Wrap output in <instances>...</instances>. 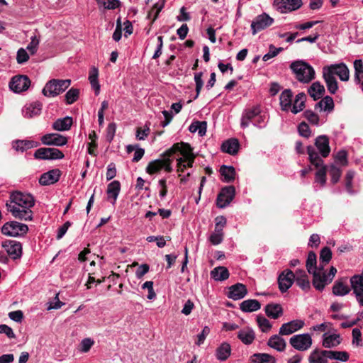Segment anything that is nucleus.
Wrapping results in <instances>:
<instances>
[{
    "label": "nucleus",
    "mask_w": 363,
    "mask_h": 363,
    "mask_svg": "<svg viewBox=\"0 0 363 363\" xmlns=\"http://www.w3.org/2000/svg\"><path fill=\"white\" fill-rule=\"evenodd\" d=\"M220 173L223 177L225 182H232L235 178V169L233 166L222 165L220 168Z\"/></svg>",
    "instance_id": "obj_36"
},
{
    "label": "nucleus",
    "mask_w": 363,
    "mask_h": 363,
    "mask_svg": "<svg viewBox=\"0 0 363 363\" xmlns=\"http://www.w3.org/2000/svg\"><path fill=\"white\" fill-rule=\"evenodd\" d=\"M298 130L301 136L305 137L306 138H309L311 135V129L308 125L304 121L301 122L298 125Z\"/></svg>",
    "instance_id": "obj_60"
},
{
    "label": "nucleus",
    "mask_w": 363,
    "mask_h": 363,
    "mask_svg": "<svg viewBox=\"0 0 363 363\" xmlns=\"http://www.w3.org/2000/svg\"><path fill=\"white\" fill-rule=\"evenodd\" d=\"M247 289L245 285L237 283L229 287L228 297L233 300H239L245 296Z\"/></svg>",
    "instance_id": "obj_21"
},
{
    "label": "nucleus",
    "mask_w": 363,
    "mask_h": 363,
    "mask_svg": "<svg viewBox=\"0 0 363 363\" xmlns=\"http://www.w3.org/2000/svg\"><path fill=\"white\" fill-rule=\"evenodd\" d=\"M274 23V18H271L267 13H263L258 15L255 21L252 22L251 29L252 35L266 29Z\"/></svg>",
    "instance_id": "obj_11"
},
{
    "label": "nucleus",
    "mask_w": 363,
    "mask_h": 363,
    "mask_svg": "<svg viewBox=\"0 0 363 363\" xmlns=\"http://www.w3.org/2000/svg\"><path fill=\"white\" fill-rule=\"evenodd\" d=\"M67 138L58 133H48L42 136L41 142L45 145L63 146L67 143Z\"/></svg>",
    "instance_id": "obj_16"
},
{
    "label": "nucleus",
    "mask_w": 363,
    "mask_h": 363,
    "mask_svg": "<svg viewBox=\"0 0 363 363\" xmlns=\"http://www.w3.org/2000/svg\"><path fill=\"white\" fill-rule=\"evenodd\" d=\"M323 70L328 73L331 72L332 76L337 75L341 81L347 82L349 80L350 70L343 62L324 67Z\"/></svg>",
    "instance_id": "obj_9"
},
{
    "label": "nucleus",
    "mask_w": 363,
    "mask_h": 363,
    "mask_svg": "<svg viewBox=\"0 0 363 363\" xmlns=\"http://www.w3.org/2000/svg\"><path fill=\"white\" fill-rule=\"evenodd\" d=\"M9 203L15 205L18 208H30L35 205L34 197L30 194L21 191H13L10 194Z\"/></svg>",
    "instance_id": "obj_4"
},
{
    "label": "nucleus",
    "mask_w": 363,
    "mask_h": 363,
    "mask_svg": "<svg viewBox=\"0 0 363 363\" xmlns=\"http://www.w3.org/2000/svg\"><path fill=\"white\" fill-rule=\"evenodd\" d=\"M163 157L164 165L162 166V169H164L167 172H172V163L174 158H177V155L174 156H165L164 152L161 155Z\"/></svg>",
    "instance_id": "obj_55"
},
{
    "label": "nucleus",
    "mask_w": 363,
    "mask_h": 363,
    "mask_svg": "<svg viewBox=\"0 0 363 363\" xmlns=\"http://www.w3.org/2000/svg\"><path fill=\"white\" fill-rule=\"evenodd\" d=\"M61 174L62 172L59 169H51L40 176L39 183L42 186L53 184L59 181Z\"/></svg>",
    "instance_id": "obj_17"
},
{
    "label": "nucleus",
    "mask_w": 363,
    "mask_h": 363,
    "mask_svg": "<svg viewBox=\"0 0 363 363\" xmlns=\"http://www.w3.org/2000/svg\"><path fill=\"white\" fill-rule=\"evenodd\" d=\"M289 343L294 349L305 351L311 347L312 339L308 333L296 335L290 338Z\"/></svg>",
    "instance_id": "obj_8"
},
{
    "label": "nucleus",
    "mask_w": 363,
    "mask_h": 363,
    "mask_svg": "<svg viewBox=\"0 0 363 363\" xmlns=\"http://www.w3.org/2000/svg\"><path fill=\"white\" fill-rule=\"evenodd\" d=\"M259 113L258 108L255 107L252 109L247 110L241 119V126L246 128L249 125L250 121H252Z\"/></svg>",
    "instance_id": "obj_41"
},
{
    "label": "nucleus",
    "mask_w": 363,
    "mask_h": 363,
    "mask_svg": "<svg viewBox=\"0 0 363 363\" xmlns=\"http://www.w3.org/2000/svg\"><path fill=\"white\" fill-rule=\"evenodd\" d=\"M328 167L324 166L320 168L315 173V182L320 183L321 186H324L326 183V174Z\"/></svg>",
    "instance_id": "obj_51"
},
{
    "label": "nucleus",
    "mask_w": 363,
    "mask_h": 363,
    "mask_svg": "<svg viewBox=\"0 0 363 363\" xmlns=\"http://www.w3.org/2000/svg\"><path fill=\"white\" fill-rule=\"evenodd\" d=\"M295 274L291 269H285L278 277L277 282L281 293L286 292L294 282Z\"/></svg>",
    "instance_id": "obj_13"
},
{
    "label": "nucleus",
    "mask_w": 363,
    "mask_h": 363,
    "mask_svg": "<svg viewBox=\"0 0 363 363\" xmlns=\"http://www.w3.org/2000/svg\"><path fill=\"white\" fill-rule=\"evenodd\" d=\"M223 238V232L214 231V233L211 235L209 240L213 245H216L220 244L222 242Z\"/></svg>",
    "instance_id": "obj_64"
},
{
    "label": "nucleus",
    "mask_w": 363,
    "mask_h": 363,
    "mask_svg": "<svg viewBox=\"0 0 363 363\" xmlns=\"http://www.w3.org/2000/svg\"><path fill=\"white\" fill-rule=\"evenodd\" d=\"M308 92L319 94V95H324L325 92V87L319 82H313L311 86L308 89Z\"/></svg>",
    "instance_id": "obj_56"
},
{
    "label": "nucleus",
    "mask_w": 363,
    "mask_h": 363,
    "mask_svg": "<svg viewBox=\"0 0 363 363\" xmlns=\"http://www.w3.org/2000/svg\"><path fill=\"white\" fill-rule=\"evenodd\" d=\"M324 111H332L334 109V101L331 96H326L322 99Z\"/></svg>",
    "instance_id": "obj_61"
},
{
    "label": "nucleus",
    "mask_w": 363,
    "mask_h": 363,
    "mask_svg": "<svg viewBox=\"0 0 363 363\" xmlns=\"http://www.w3.org/2000/svg\"><path fill=\"white\" fill-rule=\"evenodd\" d=\"M303 4L302 0H274V6L282 13L298 9Z\"/></svg>",
    "instance_id": "obj_12"
},
{
    "label": "nucleus",
    "mask_w": 363,
    "mask_h": 363,
    "mask_svg": "<svg viewBox=\"0 0 363 363\" xmlns=\"http://www.w3.org/2000/svg\"><path fill=\"white\" fill-rule=\"evenodd\" d=\"M323 355L326 356L328 359L342 362H347L350 357L348 352L345 351L323 350Z\"/></svg>",
    "instance_id": "obj_34"
},
{
    "label": "nucleus",
    "mask_w": 363,
    "mask_h": 363,
    "mask_svg": "<svg viewBox=\"0 0 363 363\" xmlns=\"http://www.w3.org/2000/svg\"><path fill=\"white\" fill-rule=\"evenodd\" d=\"M30 85V80L26 75H16L9 82V88L15 93L26 91Z\"/></svg>",
    "instance_id": "obj_10"
},
{
    "label": "nucleus",
    "mask_w": 363,
    "mask_h": 363,
    "mask_svg": "<svg viewBox=\"0 0 363 363\" xmlns=\"http://www.w3.org/2000/svg\"><path fill=\"white\" fill-rule=\"evenodd\" d=\"M332 258V252L328 247H324L320 253V259L323 264H326L329 263Z\"/></svg>",
    "instance_id": "obj_53"
},
{
    "label": "nucleus",
    "mask_w": 363,
    "mask_h": 363,
    "mask_svg": "<svg viewBox=\"0 0 363 363\" xmlns=\"http://www.w3.org/2000/svg\"><path fill=\"white\" fill-rule=\"evenodd\" d=\"M72 123V118L66 116L56 120L52 124V128L57 131H66L71 128Z\"/></svg>",
    "instance_id": "obj_27"
},
{
    "label": "nucleus",
    "mask_w": 363,
    "mask_h": 363,
    "mask_svg": "<svg viewBox=\"0 0 363 363\" xmlns=\"http://www.w3.org/2000/svg\"><path fill=\"white\" fill-rule=\"evenodd\" d=\"M341 342L340 335L333 334L328 335L327 333L323 335V346L325 348H332L337 346Z\"/></svg>",
    "instance_id": "obj_35"
},
{
    "label": "nucleus",
    "mask_w": 363,
    "mask_h": 363,
    "mask_svg": "<svg viewBox=\"0 0 363 363\" xmlns=\"http://www.w3.org/2000/svg\"><path fill=\"white\" fill-rule=\"evenodd\" d=\"M70 84L69 79H51L45 84L42 92L45 96H56L65 91Z\"/></svg>",
    "instance_id": "obj_3"
},
{
    "label": "nucleus",
    "mask_w": 363,
    "mask_h": 363,
    "mask_svg": "<svg viewBox=\"0 0 363 363\" xmlns=\"http://www.w3.org/2000/svg\"><path fill=\"white\" fill-rule=\"evenodd\" d=\"M257 324L263 333H267L272 327V324L265 317L259 315L257 316Z\"/></svg>",
    "instance_id": "obj_47"
},
{
    "label": "nucleus",
    "mask_w": 363,
    "mask_h": 363,
    "mask_svg": "<svg viewBox=\"0 0 363 363\" xmlns=\"http://www.w3.org/2000/svg\"><path fill=\"white\" fill-rule=\"evenodd\" d=\"M323 351L318 349L313 350L309 357L308 361L310 363H328V357L323 355Z\"/></svg>",
    "instance_id": "obj_43"
},
{
    "label": "nucleus",
    "mask_w": 363,
    "mask_h": 363,
    "mask_svg": "<svg viewBox=\"0 0 363 363\" xmlns=\"http://www.w3.org/2000/svg\"><path fill=\"white\" fill-rule=\"evenodd\" d=\"M283 50H284L283 48H276L273 45H270L269 52L263 56V57H262L263 61L266 62V61L269 60V59L276 57Z\"/></svg>",
    "instance_id": "obj_58"
},
{
    "label": "nucleus",
    "mask_w": 363,
    "mask_h": 363,
    "mask_svg": "<svg viewBox=\"0 0 363 363\" xmlns=\"http://www.w3.org/2000/svg\"><path fill=\"white\" fill-rule=\"evenodd\" d=\"M164 4H165V0H160L158 2H157L156 4H154V6H153L152 9H151V11H149V13L147 14V17L150 18L152 11L155 10V13L154 14V17H153V18H152V20L151 21L152 24L158 18L159 13L162 11V9L164 8Z\"/></svg>",
    "instance_id": "obj_48"
},
{
    "label": "nucleus",
    "mask_w": 363,
    "mask_h": 363,
    "mask_svg": "<svg viewBox=\"0 0 363 363\" xmlns=\"http://www.w3.org/2000/svg\"><path fill=\"white\" fill-rule=\"evenodd\" d=\"M231 353V347L228 342H223L216 350V356L220 361H225Z\"/></svg>",
    "instance_id": "obj_37"
},
{
    "label": "nucleus",
    "mask_w": 363,
    "mask_h": 363,
    "mask_svg": "<svg viewBox=\"0 0 363 363\" xmlns=\"http://www.w3.org/2000/svg\"><path fill=\"white\" fill-rule=\"evenodd\" d=\"M347 277H342L336 280L333 286V294L335 296H343L348 294L351 289L347 284Z\"/></svg>",
    "instance_id": "obj_22"
},
{
    "label": "nucleus",
    "mask_w": 363,
    "mask_h": 363,
    "mask_svg": "<svg viewBox=\"0 0 363 363\" xmlns=\"http://www.w3.org/2000/svg\"><path fill=\"white\" fill-rule=\"evenodd\" d=\"M293 93L291 89L284 90L280 96V106L282 111H288L291 107Z\"/></svg>",
    "instance_id": "obj_28"
},
{
    "label": "nucleus",
    "mask_w": 363,
    "mask_h": 363,
    "mask_svg": "<svg viewBox=\"0 0 363 363\" xmlns=\"http://www.w3.org/2000/svg\"><path fill=\"white\" fill-rule=\"evenodd\" d=\"M238 337L242 343L250 345L254 341L255 335L252 329L246 328L238 332Z\"/></svg>",
    "instance_id": "obj_38"
},
{
    "label": "nucleus",
    "mask_w": 363,
    "mask_h": 363,
    "mask_svg": "<svg viewBox=\"0 0 363 363\" xmlns=\"http://www.w3.org/2000/svg\"><path fill=\"white\" fill-rule=\"evenodd\" d=\"M1 233L11 237H19L26 235L28 231L27 225L17 221H9L1 227Z\"/></svg>",
    "instance_id": "obj_5"
},
{
    "label": "nucleus",
    "mask_w": 363,
    "mask_h": 363,
    "mask_svg": "<svg viewBox=\"0 0 363 363\" xmlns=\"http://www.w3.org/2000/svg\"><path fill=\"white\" fill-rule=\"evenodd\" d=\"M235 196L234 186H228L221 189L217 196L216 205L220 208H223L230 203Z\"/></svg>",
    "instance_id": "obj_7"
},
{
    "label": "nucleus",
    "mask_w": 363,
    "mask_h": 363,
    "mask_svg": "<svg viewBox=\"0 0 363 363\" xmlns=\"http://www.w3.org/2000/svg\"><path fill=\"white\" fill-rule=\"evenodd\" d=\"M252 357L255 363H276L275 358L267 353H256Z\"/></svg>",
    "instance_id": "obj_42"
},
{
    "label": "nucleus",
    "mask_w": 363,
    "mask_h": 363,
    "mask_svg": "<svg viewBox=\"0 0 363 363\" xmlns=\"http://www.w3.org/2000/svg\"><path fill=\"white\" fill-rule=\"evenodd\" d=\"M99 72L95 67H91L89 72V80L92 88L95 90V94L97 95L100 91V85L98 82Z\"/></svg>",
    "instance_id": "obj_44"
},
{
    "label": "nucleus",
    "mask_w": 363,
    "mask_h": 363,
    "mask_svg": "<svg viewBox=\"0 0 363 363\" xmlns=\"http://www.w3.org/2000/svg\"><path fill=\"white\" fill-rule=\"evenodd\" d=\"M240 143L238 139L230 138L224 141L221 145V150L231 155H235L238 152Z\"/></svg>",
    "instance_id": "obj_23"
},
{
    "label": "nucleus",
    "mask_w": 363,
    "mask_h": 363,
    "mask_svg": "<svg viewBox=\"0 0 363 363\" xmlns=\"http://www.w3.org/2000/svg\"><path fill=\"white\" fill-rule=\"evenodd\" d=\"M306 267L308 273H311L313 270H317V257L314 252L311 251L308 254Z\"/></svg>",
    "instance_id": "obj_45"
},
{
    "label": "nucleus",
    "mask_w": 363,
    "mask_h": 363,
    "mask_svg": "<svg viewBox=\"0 0 363 363\" xmlns=\"http://www.w3.org/2000/svg\"><path fill=\"white\" fill-rule=\"evenodd\" d=\"M315 145L323 157H327L330 153L329 138L325 135L318 136L315 140Z\"/></svg>",
    "instance_id": "obj_19"
},
{
    "label": "nucleus",
    "mask_w": 363,
    "mask_h": 363,
    "mask_svg": "<svg viewBox=\"0 0 363 363\" xmlns=\"http://www.w3.org/2000/svg\"><path fill=\"white\" fill-rule=\"evenodd\" d=\"M42 109V104L39 101L30 104L25 110L23 111L25 118H31L40 115Z\"/></svg>",
    "instance_id": "obj_32"
},
{
    "label": "nucleus",
    "mask_w": 363,
    "mask_h": 363,
    "mask_svg": "<svg viewBox=\"0 0 363 363\" xmlns=\"http://www.w3.org/2000/svg\"><path fill=\"white\" fill-rule=\"evenodd\" d=\"M290 68L296 74L297 80L301 82L308 83L315 78L313 68L304 61H294L290 65Z\"/></svg>",
    "instance_id": "obj_2"
},
{
    "label": "nucleus",
    "mask_w": 363,
    "mask_h": 363,
    "mask_svg": "<svg viewBox=\"0 0 363 363\" xmlns=\"http://www.w3.org/2000/svg\"><path fill=\"white\" fill-rule=\"evenodd\" d=\"M6 207L7 211L11 212L12 216L17 219L26 221L33 220V211L30 208L21 209L15 205L9 203V201L6 202Z\"/></svg>",
    "instance_id": "obj_14"
},
{
    "label": "nucleus",
    "mask_w": 363,
    "mask_h": 363,
    "mask_svg": "<svg viewBox=\"0 0 363 363\" xmlns=\"http://www.w3.org/2000/svg\"><path fill=\"white\" fill-rule=\"evenodd\" d=\"M64 153L57 148L40 147L35 150L34 157L38 160H54L64 158Z\"/></svg>",
    "instance_id": "obj_6"
},
{
    "label": "nucleus",
    "mask_w": 363,
    "mask_h": 363,
    "mask_svg": "<svg viewBox=\"0 0 363 363\" xmlns=\"http://www.w3.org/2000/svg\"><path fill=\"white\" fill-rule=\"evenodd\" d=\"M39 143L34 140H18L13 143V147L17 151L24 152L28 149L36 147Z\"/></svg>",
    "instance_id": "obj_29"
},
{
    "label": "nucleus",
    "mask_w": 363,
    "mask_h": 363,
    "mask_svg": "<svg viewBox=\"0 0 363 363\" xmlns=\"http://www.w3.org/2000/svg\"><path fill=\"white\" fill-rule=\"evenodd\" d=\"M278 335H274L268 340L267 345L279 352H283L286 347V342L284 338Z\"/></svg>",
    "instance_id": "obj_24"
},
{
    "label": "nucleus",
    "mask_w": 363,
    "mask_h": 363,
    "mask_svg": "<svg viewBox=\"0 0 363 363\" xmlns=\"http://www.w3.org/2000/svg\"><path fill=\"white\" fill-rule=\"evenodd\" d=\"M303 116L311 123L312 125H318L319 123V116L318 114L314 113L311 110H306L303 113Z\"/></svg>",
    "instance_id": "obj_54"
},
{
    "label": "nucleus",
    "mask_w": 363,
    "mask_h": 363,
    "mask_svg": "<svg viewBox=\"0 0 363 363\" xmlns=\"http://www.w3.org/2000/svg\"><path fill=\"white\" fill-rule=\"evenodd\" d=\"M174 155L182 156L176 158L178 172H184L187 167H192L196 157L190 144L184 142L176 143L164 152L165 156Z\"/></svg>",
    "instance_id": "obj_1"
},
{
    "label": "nucleus",
    "mask_w": 363,
    "mask_h": 363,
    "mask_svg": "<svg viewBox=\"0 0 363 363\" xmlns=\"http://www.w3.org/2000/svg\"><path fill=\"white\" fill-rule=\"evenodd\" d=\"M163 157L150 162L146 167V172L150 175L157 174L162 169Z\"/></svg>",
    "instance_id": "obj_40"
},
{
    "label": "nucleus",
    "mask_w": 363,
    "mask_h": 363,
    "mask_svg": "<svg viewBox=\"0 0 363 363\" xmlns=\"http://www.w3.org/2000/svg\"><path fill=\"white\" fill-rule=\"evenodd\" d=\"M313 275L312 284L314 288L320 291H322L325 286L330 282H328L325 273H321L318 270H313L311 273Z\"/></svg>",
    "instance_id": "obj_20"
},
{
    "label": "nucleus",
    "mask_w": 363,
    "mask_h": 363,
    "mask_svg": "<svg viewBox=\"0 0 363 363\" xmlns=\"http://www.w3.org/2000/svg\"><path fill=\"white\" fill-rule=\"evenodd\" d=\"M29 59L28 54L23 48H20L17 52L16 60L19 64L26 62Z\"/></svg>",
    "instance_id": "obj_63"
},
{
    "label": "nucleus",
    "mask_w": 363,
    "mask_h": 363,
    "mask_svg": "<svg viewBox=\"0 0 363 363\" xmlns=\"http://www.w3.org/2000/svg\"><path fill=\"white\" fill-rule=\"evenodd\" d=\"M211 276L216 281H224L228 279L230 274L225 267H217L211 272Z\"/></svg>",
    "instance_id": "obj_39"
},
{
    "label": "nucleus",
    "mask_w": 363,
    "mask_h": 363,
    "mask_svg": "<svg viewBox=\"0 0 363 363\" xmlns=\"http://www.w3.org/2000/svg\"><path fill=\"white\" fill-rule=\"evenodd\" d=\"M266 315L271 318L277 319L283 315L282 306L279 303H269L264 308Z\"/></svg>",
    "instance_id": "obj_25"
},
{
    "label": "nucleus",
    "mask_w": 363,
    "mask_h": 363,
    "mask_svg": "<svg viewBox=\"0 0 363 363\" xmlns=\"http://www.w3.org/2000/svg\"><path fill=\"white\" fill-rule=\"evenodd\" d=\"M296 284L303 291H308L311 289V284L308 277L296 279Z\"/></svg>",
    "instance_id": "obj_62"
},
{
    "label": "nucleus",
    "mask_w": 363,
    "mask_h": 363,
    "mask_svg": "<svg viewBox=\"0 0 363 363\" xmlns=\"http://www.w3.org/2000/svg\"><path fill=\"white\" fill-rule=\"evenodd\" d=\"M335 161L339 162L342 166L345 167L348 164L347 152L344 150H340L335 155Z\"/></svg>",
    "instance_id": "obj_59"
},
{
    "label": "nucleus",
    "mask_w": 363,
    "mask_h": 363,
    "mask_svg": "<svg viewBox=\"0 0 363 363\" xmlns=\"http://www.w3.org/2000/svg\"><path fill=\"white\" fill-rule=\"evenodd\" d=\"M121 191V184L118 181H113L108 184L106 193L108 199H112V203L114 204Z\"/></svg>",
    "instance_id": "obj_33"
},
{
    "label": "nucleus",
    "mask_w": 363,
    "mask_h": 363,
    "mask_svg": "<svg viewBox=\"0 0 363 363\" xmlns=\"http://www.w3.org/2000/svg\"><path fill=\"white\" fill-rule=\"evenodd\" d=\"M351 288L356 296L363 294V275L355 274L350 278Z\"/></svg>",
    "instance_id": "obj_26"
},
{
    "label": "nucleus",
    "mask_w": 363,
    "mask_h": 363,
    "mask_svg": "<svg viewBox=\"0 0 363 363\" xmlns=\"http://www.w3.org/2000/svg\"><path fill=\"white\" fill-rule=\"evenodd\" d=\"M323 77L326 83L328 90L331 94H335L338 89V84L335 76H332V73H328L323 71Z\"/></svg>",
    "instance_id": "obj_30"
},
{
    "label": "nucleus",
    "mask_w": 363,
    "mask_h": 363,
    "mask_svg": "<svg viewBox=\"0 0 363 363\" xmlns=\"http://www.w3.org/2000/svg\"><path fill=\"white\" fill-rule=\"evenodd\" d=\"M329 174L331 176V182L335 184L338 182L342 171L340 168L337 167L335 164H331L329 167Z\"/></svg>",
    "instance_id": "obj_50"
},
{
    "label": "nucleus",
    "mask_w": 363,
    "mask_h": 363,
    "mask_svg": "<svg viewBox=\"0 0 363 363\" xmlns=\"http://www.w3.org/2000/svg\"><path fill=\"white\" fill-rule=\"evenodd\" d=\"M203 77V72H197L194 74V81L196 83V96L194 97V99H197L201 93V91L202 89V87L203 86V82L202 79Z\"/></svg>",
    "instance_id": "obj_52"
},
{
    "label": "nucleus",
    "mask_w": 363,
    "mask_h": 363,
    "mask_svg": "<svg viewBox=\"0 0 363 363\" xmlns=\"http://www.w3.org/2000/svg\"><path fill=\"white\" fill-rule=\"evenodd\" d=\"M79 96V90L78 89L72 88L65 94V100L67 104H72L75 102Z\"/></svg>",
    "instance_id": "obj_49"
},
{
    "label": "nucleus",
    "mask_w": 363,
    "mask_h": 363,
    "mask_svg": "<svg viewBox=\"0 0 363 363\" xmlns=\"http://www.w3.org/2000/svg\"><path fill=\"white\" fill-rule=\"evenodd\" d=\"M94 341L91 338H84L83 339L79 344V350L82 352H88L91 347L94 345Z\"/></svg>",
    "instance_id": "obj_57"
},
{
    "label": "nucleus",
    "mask_w": 363,
    "mask_h": 363,
    "mask_svg": "<svg viewBox=\"0 0 363 363\" xmlns=\"http://www.w3.org/2000/svg\"><path fill=\"white\" fill-rule=\"evenodd\" d=\"M261 308L260 303L255 299H247L240 304V308L245 313L257 311Z\"/></svg>",
    "instance_id": "obj_31"
},
{
    "label": "nucleus",
    "mask_w": 363,
    "mask_h": 363,
    "mask_svg": "<svg viewBox=\"0 0 363 363\" xmlns=\"http://www.w3.org/2000/svg\"><path fill=\"white\" fill-rule=\"evenodd\" d=\"M2 247L13 259H19L22 255V245L20 242L6 240L2 242Z\"/></svg>",
    "instance_id": "obj_15"
},
{
    "label": "nucleus",
    "mask_w": 363,
    "mask_h": 363,
    "mask_svg": "<svg viewBox=\"0 0 363 363\" xmlns=\"http://www.w3.org/2000/svg\"><path fill=\"white\" fill-rule=\"evenodd\" d=\"M354 67L355 70L354 80L357 83L359 84L363 77V62L362 60H356L354 62Z\"/></svg>",
    "instance_id": "obj_46"
},
{
    "label": "nucleus",
    "mask_w": 363,
    "mask_h": 363,
    "mask_svg": "<svg viewBox=\"0 0 363 363\" xmlns=\"http://www.w3.org/2000/svg\"><path fill=\"white\" fill-rule=\"evenodd\" d=\"M304 326V322L301 320H294L290 322L282 324L279 328V335H289Z\"/></svg>",
    "instance_id": "obj_18"
}]
</instances>
